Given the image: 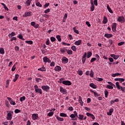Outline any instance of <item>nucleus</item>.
<instances>
[{
  "instance_id": "39448f33",
  "label": "nucleus",
  "mask_w": 125,
  "mask_h": 125,
  "mask_svg": "<svg viewBox=\"0 0 125 125\" xmlns=\"http://www.w3.org/2000/svg\"><path fill=\"white\" fill-rule=\"evenodd\" d=\"M43 62L44 63H51V61L47 57L45 56L43 58Z\"/></svg>"
},
{
  "instance_id": "1a4fd4ad",
  "label": "nucleus",
  "mask_w": 125,
  "mask_h": 125,
  "mask_svg": "<svg viewBox=\"0 0 125 125\" xmlns=\"http://www.w3.org/2000/svg\"><path fill=\"white\" fill-rule=\"evenodd\" d=\"M62 61V63L64 64H66V63H68V62H69V60L66 57H63Z\"/></svg>"
},
{
  "instance_id": "dca6fc26",
  "label": "nucleus",
  "mask_w": 125,
  "mask_h": 125,
  "mask_svg": "<svg viewBox=\"0 0 125 125\" xmlns=\"http://www.w3.org/2000/svg\"><path fill=\"white\" fill-rule=\"evenodd\" d=\"M113 112H114V108H111L109 109V112H107V115H108V116H112V113H113Z\"/></svg>"
},
{
  "instance_id": "0e129e2a",
  "label": "nucleus",
  "mask_w": 125,
  "mask_h": 125,
  "mask_svg": "<svg viewBox=\"0 0 125 125\" xmlns=\"http://www.w3.org/2000/svg\"><path fill=\"white\" fill-rule=\"evenodd\" d=\"M30 24L31 25V26H32L33 27H35V25H36V22L35 21H32L30 23Z\"/></svg>"
},
{
  "instance_id": "7ed1b4c3",
  "label": "nucleus",
  "mask_w": 125,
  "mask_h": 125,
  "mask_svg": "<svg viewBox=\"0 0 125 125\" xmlns=\"http://www.w3.org/2000/svg\"><path fill=\"white\" fill-rule=\"evenodd\" d=\"M41 88L44 91H45L46 92H48V91L49 90V89H50V87L47 85H44L42 86Z\"/></svg>"
},
{
  "instance_id": "a18cd8bd",
  "label": "nucleus",
  "mask_w": 125,
  "mask_h": 125,
  "mask_svg": "<svg viewBox=\"0 0 125 125\" xmlns=\"http://www.w3.org/2000/svg\"><path fill=\"white\" fill-rule=\"evenodd\" d=\"M50 40L52 42H55V41H56V39L55 37H51L50 38Z\"/></svg>"
},
{
  "instance_id": "f257e3e1",
  "label": "nucleus",
  "mask_w": 125,
  "mask_h": 125,
  "mask_svg": "<svg viewBox=\"0 0 125 125\" xmlns=\"http://www.w3.org/2000/svg\"><path fill=\"white\" fill-rule=\"evenodd\" d=\"M34 88L35 89V92L36 93H40V94H42V90L41 88H39L38 85H35L34 86Z\"/></svg>"
},
{
  "instance_id": "ea45409f",
  "label": "nucleus",
  "mask_w": 125,
  "mask_h": 125,
  "mask_svg": "<svg viewBox=\"0 0 125 125\" xmlns=\"http://www.w3.org/2000/svg\"><path fill=\"white\" fill-rule=\"evenodd\" d=\"M94 76V72H93V70H91L90 73V77H91V78H93Z\"/></svg>"
},
{
  "instance_id": "c03bdc74",
  "label": "nucleus",
  "mask_w": 125,
  "mask_h": 125,
  "mask_svg": "<svg viewBox=\"0 0 125 125\" xmlns=\"http://www.w3.org/2000/svg\"><path fill=\"white\" fill-rule=\"evenodd\" d=\"M71 49L73 51H77V47L76 46H71Z\"/></svg>"
},
{
  "instance_id": "5fc2aeb1",
  "label": "nucleus",
  "mask_w": 125,
  "mask_h": 125,
  "mask_svg": "<svg viewBox=\"0 0 125 125\" xmlns=\"http://www.w3.org/2000/svg\"><path fill=\"white\" fill-rule=\"evenodd\" d=\"M53 112H49L48 113V117H52V116H53Z\"/></svg>"
},
{
  "instance_id": "423d86ee",
  "label": "nucleus",
  "mask_w": 125,
  "mask_h": 125,
  "mask_svg": "<svg viewBox=\"0 0 125 125\" xmlns=\"http://www.w3.org/2000/svg\"><path fill=\"white\" fill-rule=\"evenodd\" d=\"M117 23L114 22L112 24V30L113 32H117Z\"/></svg>"
},
{
  "instance_id": "bf43d9fd",
  "label": "nucleus",
  "mask_w": 125,
  "mask_h": 125,
  "mask_svg": "<svg viewBox=\"0 0 125 125\" xmlns=\"http://www.w3.org/2000/svg\"><path fill=\"white\" fill-rule=\"evenodd\" d=\"M17 40V38L16 37H12L11 38V42H13V41H16Z\"/></svg>"
},
{
  "instance_id": "864d4df0",
  "label": "nucleus",
  "mask_w": 125,
  "mask_h": 125,
  "mask_svg": "<svg viewBox=\"0 0 125 125\" xmlns=\"http://www.w3.org/2000/svg\"><path fill=\"white\" fill-rule=\"evenodd\" d=\"M48 12H50V8H48V9H46L44 12V13H45V14L48 13Z\"/></svg>"
},
{
  "instance_id": "2eb2a0df",
  "label": "nucleus",
  "mask_w": 125,
  "mask_h": 125,
  "mask_svg": "<svg viewBox=\"0 0 125 125\" xmlns=\"http://www.w3.org/2000/svg\"><path fill=\"white\" fill-rule=\"evenodd\" d=\"M110 56L113 58L115 60H117L118 58H120V56L119 55H116L115 54H111Z\"/></svg>"
},
{
  "instance_id": "20e7f679",
  "label": "nucleus",
  "mask_w": 125,
  "mask_h": 125,
  "mask_svg": "<svg viewBox=\"0 0 125 125\" xmlns=\"http://www.w3.org/2000/svg\"><path fill=\"white\" fill-rule=\"evenodd\" d=\"M117 21L118 22H120V23H125V19L124 16H119Z\"/></svg>"
},
{
  "instance_id": "bb28decb",
  "label": "nucleus",
  "mask_w": 125,
  "mask_h": 125,
  "mask_svg": "<svg viewBox=\"0 0 125 125\" xmlns=\"http://www.w3.org/2000/svg\"><path fill=\"white\" fill-rule=\"evenodd\" d=\"M1 4L4 7L5 10H7V11H8L9 10V9H8V8L6 7V5H5V4H4V3H1Z\"/></svg>"
},
{
  "instance_id": "5701e85b",
  "label": "nucleus",
  "mask_w": 125,
  "mask_h": 125,
  "mask_svg": "<svg viewBox=\"0 0 125 125\" xmlns=\"http://www.w3.org/2000/svg\"><path fill=\"white\" fill-rule=\"evenodd\" d=\"M89 86H90V87H92V88H94V89H96L97 87V86H96V85H95L93 83H90Z\"/></svg>"
},
{
  "instance_id": "9b49d317",
  "label": "nucleus",
  "mask_w": 125,
  "mask_h": 125,
  "mask_svg": "<svg viewBox=\"0 0 125 125\" xmlns=\"http://www.w3.org/2000/svg\"><path fill=\"white\" fill-rule=\"evenodd\" d=\"M86 60V53H84V55L82 57V63L84 64L85 61Z\"/></svg>"
},
{
  "instance_id": "473e14b6",
  "label": "nucleus",
  "mask_w": 125,
  "mask_h": 125,
  "mask_svg": "<svg viewBox=\"0 0 125 125\" xmlns=\"http://www.w3.org/2000/svg\"><path fill=\"white\" fill-rule=\"evenodd\" d=\"M73 30L74 32V33H76V34H77V35H79L80 34V32H79V30L76 29V27H73Z\"/></svg>"
},
{
  "instance_id": "69168bd1",
  "label": "nucleus",
  "mask_w": 125,
  "mask_h": 125,
  "mask_svg": "<svg viewBox=\"0 0 125 125\" xmlns=\"http://www.w3.org/2000/svg\"><path fill=\"white\" fill-rule=\"evenodd\" d=\"M15 50H16V51H19V47H18V46H16L15 47Z\"/></svg>"
},
{
  "instance_id": "4468645a",
  "label": "nucleus",
  "mask_w": 125,
  "mask_h": 125,
  "mask_svg": "<svg viewBox=\"0 0 125 125\" xmlns=\"http://www.w3.org/2000/svg\"><path fill=\"white\" fill-rule=\"evenodd\" d=\"M60 92L63 94H66L67 93V91H66V89L63 88L62 87H60Z\"/></svg>"
},
{
  "instance_id": "f8f14e48",
  "label": "nucleus",
  "mask_w": 125,
  "mask_h": 125,
  "mask_svg": "<svg viewBox=\"0 0 125 125\" xmlns=\"http://www.w3.org/2000/svg\"><path fill=\"white\" fill-rule=\"evenodd\" d=\"M86 115L88 117H89L90 118L92 119V120H95V117L94 116V115L93 114H92L91 113H89V112H87Z\"/></svg>"
},
{
  "instance_id": "79ce46f5",
  "label": "nucleus",
  "mask_w": 125,
  "mask_h": 125,
  "mask_svg": "<svg viewBox=\"0 0 125 125\" xmlns=\"http://www.w3.org/2000/svg\"><path fill=\"white\" fill-rule=\"evenodd\" d=\"M56 38L57 39L58 41H59V42H61L62 39H61V36H60V35H57Z\"/></svg>"
},
{
  "instance_id": "e433bc0d",
  "label": "nucleus",
  "mask_w": 125,
  "mask_h": 125,
  "mask_svg": "<svg viewBox=\"0 0 125 125\" xmlns=\"http://www.w3.org/2000/svg\"><path fill=\"white\" fill-rule=\"evenodd\" d=\"M67 53L68 55H72L73 54V51L72 50H68L67 51Z\"/></svg>"
},
{
  "instance_id": "3c124183",
  "label": "nucleus",
  "mask_w": 125,
  "mask_h": 125,
  "mask_svg": "<svg viewBox=\"0 0 125 125\" xmlns=\"http://www.w3.org/2000/svg\"><path fill=\"white\" fill-rule=\"evenodd\" d=\"M123 44H125L124 42H120L118 43V45L119 46H121V45H123Z\"/></svg>"
},
{
  "instance_id": "6e6d98bb",
  "label": "nucleus",
  "mask_w": 125,
  "mask_h": 125,
  "mask_svg": "<svg viewBox=\"0 0 125 125\" xmlns=\"http://www.w3.org/2000/svg\"><path fill=\"white\" fill-rule=\"evenodd\" d=\"M43 6L44 8H46V7H48V6H49V3H46Z\"/></svg>"
},
{
  "instance_id": "8fccbe9b",
  "label": "nucleus",
  "mask_w": 125,
  "mask_h": 125,
  "mask_svg": "<svg viewBox=\"0 0 125 125\" xmlns=\"http://www.w3.org/2000/svg\"><path fill=\"white\" fill-rule=\"evenodd\" d=\"M51 67H54L55 66V62H52L50 64Z\"/></svg>"
},
{
  "instance_id": "4be33fe9",
  "label": "nucleus",
  "mask_w": 125,
  "mask_h": 125,
  "mask_svg": "<svg viewBox=\"0 0 125 125\" xmlns=\"http://www.w3.org/2000/svg\"><path fill=\"white\" fill-rule=\"evenodd\" d=\"M18 78H19V74H16L15 76V78L13 80V82L15 83L17 80H18Z\"/></svg>"
},
{
  "instance_id": "72a5a7b5",
  "label": "nucleus",
  "mask_w": 125,
  "mask_h": 125,
  "mask_svg": "<svg viewBox=\"0 0 125 125\" xmlns=\"http://www.w3.org/2000/svg\"><path fill=\"white\" fill-rule=\"evenodd\" d=\"M31 1H32V0H27L25 2L26 5H27V6H29L31 3Z\"/></svg>"
},
{
  "instance_id": "13d9d810",
  "label": "nucleus",
  "mask_w": 125,
  "mask_h": 125,
  "mask_svg": "<svg viewBox=\"0 0 125 125\" xmlns=\"http://www.w3.org/2000/svg\"><path fill=\"white\" fill-rule=\"evenodd\" d=\"M45 43H46V45H49V43H50L49 39H47V40L45 42Z\"/></svg>"
},
{
  "instance_id": "b1692460",
  "label": "nucleus",
  "mask_w": 125,
  "mask_h": 125,
  "mask_svg": "<svg viewBox=\"0 0 125 125\" xmlns=\"http://www.w3.org/2000/svg\"><path fill=\"white\" fill-rule=\"evenodd\" d=\"M38 71H42V72H45V71H46V69H45V67H44V66L43 65L42 67L38 69Z\"/></svg>"
},
{
  "instance_id": "393cba45",
  "label": "nucleus",
  "mask_w": 125,
  "mask_h": 125,
  "mask_svg": "<svg viewBox=\"0 0 125 125\" xmlns=\"http://www.w3.org/2000/svg\"><path fill=\"white\" fill-rule=\"evenodd\" d=\"M92 55V53L90 51L88 52L87 54L86 53L87 58H90Z\"/></svg>"
},
{
  "instance_id": "a19ab883",
  "label": "nucleus",
  "mask_w": 125,
  "mask_h": 125,
  "mask_svg": "<svg viewBox=\"0 0 125 125\" xmlns=\"http://www.w3.org/2000/svg\"><path fill=\"white\" fill-rule=\"evenodd\" d=\"M60 117H67V114H66V113H61L60 114Z\"/></svg>"
},
{
  "instance_id": "2f4dec72",
  "label": "nucleus",
  "mask_w": 125,
  "mask_h": 125,
  "mask_svg": "<svg viewBox=\"0 0 125 125\" xmlns=\"http://www.w3.org/2000/svg\"><path fill=\"white\" fill-rule=\"evenodd\" d=\"M25 100H26V97L25 96L21 97L20 98V101H21V102L25 101Z\"/></svg>"
},
{
  "instance_id": "6e6552de",
  "label": "nucleus",
  "mask_w": 125,
  "mask_h": 125,
  "mask_svg": "<svg viewBox=\"0 0 125 125\" xmlns=\"http://www.w3.org/2000/svg\"><path fill=\"white\" fill-rule=\"evenodd\" d=\"M62 83H63V84H64L65 85H71L72 84V83H71V82L68 80L63 81L62 82Z\"/></svg>"
},
{
  "instance_id": "412c9836",
  "label": "nucleus",
  "mask_w": 125,
  "mask_h": 125,
  "mask_svg": "<svg viewBox=\"0 0 125 125\" xmlns=\"http://www.w3.org/2000/svg\"><path fill=\"white\" fill-rule=\"evenodd\" d=\"M84 117V116H83V115H82V114H79V115L78 116V118L79 120H81V121H83V118Z\"/></svg>"
},
{
  "instance_id": "de8ad7c7",
  "label": "nucleus",
  "mask_w": 125,
  "mask_h": 125,
  "mask_svg": "<svg viewBox=\"0 0 125 125\" xmlns=\"http://www.w3.org/2000/svg\"><path fill=\"white\" fill-rule=\"evenodd\" d=\"M96 81H97L98 82H102L103 81V78H99L98 77L96 78Z\"/></svg>"
},
{
  "instance_id": "f03ea898",
  "label": "nucleus",
  "mask_w": 125,
  "mask_h": 125,
  "mask_svg": "<svg viewBox=\"0 0 125 125\" xmlns=\"http://www.w3.org/2000/svg\"><path fill=\"white\" fill-rule=\"evenodd\" d=\"M8 112V111H7V113H8L6 119L8 121H11L12 119V114H13V111H9V112Z\"/></svg>"
},
{
  "instance_id": "c756f323",
  "label": "nucleus",
  "mask_w": 125,
  "mask_h": 125,
  "mask_svg": "<svg viewBox=\"0 0 125 125\" xmlns=\"http://www.w3.org/2000/svg\"><path fill=\"white\" fill-rule=\"evenodd\" d=\"M104 93L105 98H107V97H108V95H109V92L105 89L104 91Z\"/></svg>"
},
{
  "instance_id": "cd10ccee",
  "label": "nucleus",
  "mask_w": 125,
  "mask_h": 125,
  "mask_svg": "<svg viewBox=\"0 0 125 125\" xmlns=\"http://www.w3.org/2000/svg\"><path fill=\"white\" fill-rule=\"evenodd\" d=\"M16 65H17V62H16L13 66L12 68V72H14L15 70H16Z\"/></svg>"
},
{
  "instance_id": "4c0bfd02",
  "label": "nucleus",
  "mask_w": 125,
  "mask_h": 125,
  "mask_svg": "<svg viewBox=\"0 0 125 125\" xmlns=\"http://www.w3.org/2000/svg\"><path fill=\"white\" fill-rule=\"evenodd\" d=\"M0 54H4V49H3V48H0Z\"/></svg>"
},
{
  "instance_id": "58836bf2",
  "label": "nucleus",
  "mask_w": 125,
  "mask_h": 125,
  "mask_svg": "<svg viewBox=\"0 0 125 125\" xmlns=\"http://www.w3.org/2000/svg\"><path fill=\"white\" fill-rule=\"evenodd\" d=\"M36 5H37V6H39V7H42V6L41 3L38 1L36 2Z\"/></svg>"
},
{
  "instance_id": "ddd939ff",
  "label": "nucleus",
  "mask_w": 125,
  "mask_h": 125,
  "mask_svg": "<svg viewBox=\"0 0 125 125\" xmlns=\"http://www.w3.org/2000/svg\"><path fill=\"white\" fill-rule=\"evenodd\" d=\"M104 37L107 39H110V38H113V35L111 34L105 33L104 35Z\"/></svg>"
},
{
  "instance_id": "e2e57ef3",
  "label": "nucleus",
  "mask_w": 125,
  "mask_h": 125,
  "mask_svg": "<svg viewBox=\"0 0 125 125\" xmlns=\"http://www.w3.org/2000/svg\"><path fill=\"white\" fill-rule=\"evenodd\" d=\"M70 118H71L72 119H74V118H76V116L74 114H71L70 116H69Z\"/></svg>"
},
{
  "instance_id": "4d7b16f0",
  "label": "nucleus",
  "mask_w": 125,
  "mask_h": 125,
  "mask_svg": "<svg viewBox=\"0 0 125 125\" xmlns=\"http://www.w3.org/2000/svg\"><path fill=\"white\" fill-rule=\"evenodd\" d=\"M79 103H80L81 106H83V102L82 100H79Z\"/></svg>"
},
{
  "instance_id": "49530a36",
  "label": "nucleus",
  "mask_w": 125,
  "mask_h": 125,
  "mask_svg": "<svg viewBox=\"0 0 125 125\" xmlns=\"http://www.w3.org/2000/svg\"><path fill=\"white\" fill-rule=\"evenodd\" d=\"M25 42L28 44H33V41H26Z\"/></svg>"
},
{
  "instance_id": "09e8293b",
  "label": "nucleus",
  "mask_w": 125,
  "mask_h": 125,
  "mask_svg": "<svg viewBox=\"0 0 125 125\" xmlns=\"http://www.w3.org/2000/svg\"><path fill=\"white\" fill-rule=\"evenodd\" d=\"M95 9V7L94 6V5H92L90 7V11H94V9Z\"/></svg>"
},
{
  "instance_id": "c85d7f7f",
  "label": "nucleus",
  "mask_w": 125,
  "mask_h": 125,
  "mask_svg": "<svg viewBox=\"0 0 125 125\" xmlns=\"http://www.w3.org/2000/svg\"><path fill=\"white\" fill-rule=\"evenodd\" d=\"M107 22H108V19L105 16L104 17L103 23L104 24H107Z\"/></svg>"
},
{
  "instance_id": "9d476101",
  "label": "nucleus",
  "mask_w": 125,
  "mask_h": 125,
  "mask_svg": "<svg viewBox=\"0 0 125 125\" xmlns=\"http://www.w3.org/2000/svg\"><path fill=\"white\" fill-rule=\"evenodd\" d=\"M114 81L116 82H119L120 83H122L123 82H125V80L124 78H115Z\"/></svg>"
},
{
  "instance_id": "338daca9",
  "label": "nucleus",
  "mask_w": 125,
  "mask_h": 125,
  "mask_svg": "<svg viewBox=\"0 0 125 125\" xmlns=\"http://www.w3.org/2000/svg\"><path fill=\"white\" fill-rule=\"evenodd\" d=\"M86 25H87L88 27H90V26H91V24H90L89 21H86Z\"/></svg>"
},
{
  "instance_id": "6ab92c4d",
  "label": "nucleus",
  "mask_w": 125,
  "mask_h": 125,
  "mask_svg": "<svg viewBox=\"0 0 125 125\" xmlns=\"http://www.w3.org/2000/svg\"><path fill=\"white\" fill-rule=\"evenodd\" d=\"M62 68L61 67H60V66H57L55 67V71H56V72H60V71H61L62 70Z\"/></svg>"
},
{
  "instance_id": "37998d69",
  "label": "nucleus",
  "mask_w": 125,
  "mask_h": 125,
  "mask_svg": "<svg viewBox=\"0 0 125 125\" xmlns=\"http://www.w3.org/2000/svg\"><path fill=\"white\" fill-rule=\"evenodd\" d=\"M35 81L36 82H37V83H40V82H42V80L41 78H36Z\"/></svg>"
},
{
  "instance_id": "f704fd0d",
  "label": "nucleus",
  "mask_w": 125,
  "mask_h": 125,
  "mask_svg": "<svg viewBox=\"0 0 125 125\" xmlns=\"http://www.w3.org/2000/svg\"><path fill=\"white\" fill-rule=\"evenodd\" d=\"M106 87L108 89H113L114 88V87H113V86L109 84L107 85Z\"/></svg>"
},
{
  "instance_id": "0eeeda50",
  "label": "nucleus",
  "mask_w": 125,
  "mask_h": 125,
  "mask_svg": "<svg viewBox=\"0 0 125 125\" xmlns=\"http://www.w3.org/2000/svg\"><path fill=\"white\" fill-rule=\"evenodd\" d=\"M32 119L33 121H36V120H39V114H33L32 115Z\"/></svg>"
},
{
  "instance_id": "680f3d73",
  "label": "nucleus",
  "mask_w": 125,
  "mask_h": 125,
  "mask_svg": "<svg viewBox=\"0 0 125 125\" xmlns=\"http://www.w3.org/2000/svg\"><path fill=\"white\" fill-rule=\"evenodd\" d=\"M96 61V58H92L90 60V62L91 63H92V62H94V61Z\"/></svg>"
},
{
  "instance_id": "c9c22d12",
  "label": "nucleus",
  "mask_w": 125,
  "mask_h": 125,
  "mask_svg": "<svg viewBox=\"0 0 125 125\" xmlns=\"http://www.w3.org/2000/svg\"><path fill=\"white\" fill-rule=\"evenodd\" d=\"M18 38L20 39V40H22V41H25V39L23 38V36L22 35L20 34L18 36Z\"/></svg>"
},
{
  "instance_id": "7c9ffc66",
  "label": "nucleus",
  "mask_w": 125,
  "mask_h": 125,
  "mask_svg": "<svg viewBox=\"0 0 125 125\" xmlns=\"http://www.w3.org/2000/svg\"><path fill=\"white\" fill-rule=\"evenodd\" d=\"M56 119L57 120H58V121H59L60 122H63V121H64V119H63V118L59 117L58 116L56 117Z\"/></svg>"
},
{
  "instance_id": "052dcab7",
  "label": "nucleus",
  "mask_w": 125,
  "mask_h": 125,
  "mask_svg": "<svg viewBox=\"0 0 125 125\" xmlns=\"http://www.w3.org/2000/svg\"><path fill=\"white\" fill-rule=\"evenodd\" d=\"M10 104H11V105H14L16 104V103H15V102L13 101V100L10 101Z\"/></svg>"
},
{
  "instance_id": "603ef678",
  "label": "nucleus",
  "mask_w": 125,
  "mask_h": 125,
  "mask_svg": "<svg viewBox=\"0 0 125 125\" xmlns=\"http://www.w3.org/2000/svg\"><path fill=\"white\" fill-rule=\"evenodd\" d=\"M15 114H18V113H20V112H21V110L18 109H16L15 111H14Z\"/></svg>"
},
{
  "instance_id": "aec40b11",
  "label": "nucleus",
  "mask_w": 125,
  "mask_h": 125,
  "mask_svg": "<svg viewBox=\"0 0 125 125\" xmlns=\"http://www.w3.org/2000/svg\"><path fill=\"white\" fill-rule=\"evenodd\" d=\"M82 43V40H79L77 41H76L74 42V44L75 45H81V44Z\"/></svg>"
},
{
  "instance_id": "a878e982",
  "label": "nucleus",
  "mask_w": 125,
  "mask_h": 125,
  "mask_svg": "<svg viewBox=\"0 0 125 125\" xmlns=\"http://www.w3.org/2000/svg\"><path fill=\"white\" fill-rule=\"evenodd\" d=\"M107 9L110 12V13H113V10H112V9H111V7H110V6L109 5H107Z\"/></svg>"
},
{
  "instance_id": "f3484780",
  "label": "nucleus",
  "mask_w": 125,
  "mask_h": 125,
  "mask_svg": "<svg viewBox=\"0 0 125 125\" xmlns=\"http://www.w3.org/2000/svg\"><path fill=\"white\" fill-rule=\"evenodd\" d=\"M90 91L92 92V93H94L95 97H99V96H100V94H98L92 90H90Z\"/></svg>"
},
{
  "instance_id": "a211bd4d",
  "label": "nucleus",
  "mask_w": 125,
  "mask_h": 125,
  "mask_svg": "<svg viewBox=\"0 0 125 125\" xmlns=\"http://www.w3.org/2000/svg\"><path fill=\"white\" fill-rule=\"evenodd\" d=\"M32 14L31 12H25L24 15H23V17H27V16H31Z\"/></svg>"
},
{
  "instance_id": "774afa93",
  "label": "nucleus",
  "mask_w": 125,
  "mask_h": 125,
  "mask_svg": "<svg viewBox=\"0 0 125 125\" xmlns=\"http://www.w3.org/2000/svg\"><path fill=\"white\" fill-rule=\"evenodd\" d=\"M108 60L110 62H114V59L112 58H109Z\"/></svg>"
}]
</instances>
